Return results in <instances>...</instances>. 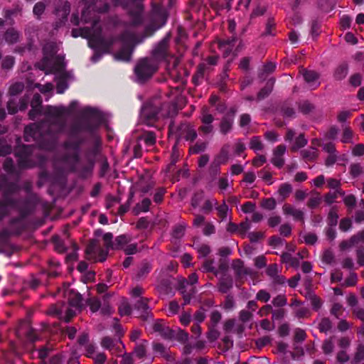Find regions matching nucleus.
<instances>
[{"label":"nucleus","instance_id":"obj_51","mask_svg":"<svg viewBox=\"0 0 364 364\" xmlns=\"http://www.w3.org/2000/svg\"><path fill=\"white\" fill-rule=\"evenodd\" d=\"M151 269V265L149 262H142L137 273V277L141 278L143 277H145L150 272Z\"/></svg>","mask_w":364,"mask_h":364},{"label":"nucleus","instance_id":"obj_32","mask_svg":"<svg viewBox=\"0 0 364 364\" xmlns=\"http://www.w3.org/2000/svg\"><path fill=\"white\" fill-rule=\"evenodd\" d=\"M232 267L238 277L248 274V270L245 268L243 262L240 259H235L232 262Z\"/></svg>","mask_w":364,"mask_h":364},{"label":"nucleus","instance_id":"obj_33","mask_svg":"<svg viewBox=\"0 0 364 364\" xmlns=\"http://www.w3.org/2000/svg\"><path fill=\"white\" fill-rule=\"evenodd\" d=\"M151 205V200L149 198L143 199L141 203L136 205L133 209V212L135 215H138L141 212H147Z\"/></svg>","mask_w":364,"mask_h":364},{"label":"nucleus","instance_id":"obj_3","mask_svg":"<svg viewBox=\"0 0 364 364\" xmlns=\"http://www.w3.org/2000/svg\"><path fill=\"white\" fill-rule=\"evenodd\" d=\"M65 294L68 299V306L65 304L52 305L48 310V314L56 316L60 319H63L65 322H69L75 315L76 312L80 311L82 297L79 293L73 290L67 289Z\"/></svg>","mask_w":364,"mask_h":364},{"label":"nucleus","instance_id":"obj_23","mask_svg":"<svg viewBox=\"0 0 364 364\" xmlns=\"http://www.w3.org/2000/svg\"><path fill=\"white\" fill-rule=\"evenodd\" d=\"M286 151V146L284 145H279L274 149V166L282 168L284 164V159L282 156Z\"/></svg>","mask_w":364,"mask_h":364},{"label":"nucleus","instance_id":"obj_43","mask_svg":"<svg viewBox=\"0 0 364 364\" xmlns=\"http://www.w3.org/2000/svg\"><path fill=\"white\" fill-rule=\"evenodd\" d=\"M141 139L144 141L147 148L154 146L156 143V136L151 132L144 133Z\"/></svg>","mask_w":364,"mask_h":364},{"label":"nucleus","instance_id":"obj_47","mask_svg":"<svg viewBox=\"0 0 364 364\" xmlns=\"http://www.w3.org/2000/svg\"><path fill=\"white\" fill-rule=\"evenodd\" d=\"M21 218L13 219L11 221L10 225L11 228L16 224L18 225V228L16 230H14L12 231V233H14V234L18 235L21 232V231L23 229L22 222H23V218L25 216V214L23 213H21Z\"/></svg>","mask_w":364,"mask_h":364},{"label":"nucleus","instance_id":"obj_10","mask_svg":"<svg viewBox=\"0 0 364 364\" xmlns=\"http://www.w3.org/2000/svg\"><path fill=\"white\" fill-rule=\"evenodd\" d=\"M144 0H114V6L127 9L130 17V25L136 26L143 23Z\"/></svg>","mask_w":364,"mask_h":364},{"label":"nucleus","instance_id":"obj_21","mask_svg":"<svg viewBox=\"0 0 364 364\" xmlns=\"http://www.w3.org/2000/svg\"><path fill=\"white\" fill-rule=\"evenodd\" d=\"M57 1V0H53ZM60 3V6L55 8V14L60 16L63 20H65L70 13V4L68 1L64 0H58Z\"/></svg>","mask_w":364,"mask_h":364},{"label":"nucleus","instance_id":"obj_20","mask_svg":"<svg viewBox=\"0 0 364 364\" xmlns=\"http://www.w3.org/2000/svg\"><path fill=\"white\" fill-rule=\"evenodd\" d=\"M236 39H231L218 41V48L223 53L224 57H228L232 51Z\"/></svg>","mask_w":364,"mask_h":364},{"label":"nucleus","instance_id":"obj_25","mask_svg":"<svg viewBox=\"0 0 364 364\" xmlns=\"http://www.w3.org/2000/svg\"><path fill=\"white\" fill-rule=\"evenodd\" d=\"M230 145L225 144L220 149V152L215 156L214 160L221 164H225L229 160Z\"/></svg>","mask_w":364,"mask_h":364},{"label":"nucleus","instance_id":"obj_7","mask_svg":"<svg viewBox=\"0 0 364 364\" xmlns=\"http://www.w3.org/2000/svg\"><path fill=\"white\" fill-rule=\"evenodd\" d=\"M0 191L4 199L0 202V220L3 219L9 209H18L20 201L14 200L12 195L18 191L16 183L8 182L5 177L0 179Z\"/></svg>","mask_w":364,"mask_h":364},{"label":"nucleus","instance_id":"obj_53","mask_svg":"<svg viewBox=\"0 0 364 364\" xmlns=\"http://www.w3.org/2000/svg\"><path fill=\"white\" fill-rule=\"evenodd\" d=\"M363 166L360 164H353L350 166V173L353 178L358 177L363 173Z\"/></svg>","mask_w":364,"mask_h":364},{"label":"nucleus","instance_id":"obj_16","mask_svg":"<svg viewBox=\"0 0 364 364\" xmlns=\"http://www.w3.org/2000/svg\"><path fill=\"white\" fill-rule=\"evenodd\" d=\"M178 137L185 139L186 141H194L197 137V133L194 127L188 123L181 124L178 130Z\"/></svg>","mask_w":364,"mask_h":364},{"label":"nucleus","instance_id":"obj_1","mask_svg":"<svg viewBox=\"0 0 364 364\" xmlns=\"http://www.w3.org/2000/svg\"><path fill=\"white\" fill-rule=\"evenodd\" d=\"M85 8L82 12L81 21L90 23V27L73 29L72 36L75 38L82 36L88 40L89 46L95 50L108 51L117 41L124 44L130 43L136 38V35L129 31H124L119 37L105 38L100 23L98 14L107 12L109 9L108 2L102 0H82Z\"/></svg>","mask_w":364,"mask_h":364},{"label":"nucleus","instance_id":"obj_40","mask_svg":"<svg viewBox=\"0 0 364 364\" xmlns=\"http://www.w3.org/2000/svg\"><path fill=\"white\" fill-rule=\"evenodd\" d=\"M194 245L200 258L205 257L210 252V248L206 244H195Z\"/></svg>","mask_w":364,"mask_h":364},{"label":"nucleus","instance_id":"obj_50","mask_svg":"<svg viewBox=\"0 0 364 364\" xmlns=\"http://www.w3.org/2000/svg\"><path fill=\"white\" fill-rule=\"evenodd\" d=\"M338 215L336 208H332L328 215V223L331 227H335L337 225Z\"/></svg>","mask_w":364,"mask_h":364},{"label":"nucleus","instance_id":"obj_24","mask_svg":"<svg viewBox=\"0 0 364 364\" xmlns=\"http://www.w3.org/2000/svg\"><path fill=\"white\" fill-rule=\"evenodd\" d=\"M153 329L154 331L159 332L161 336L165 338H171L173 337V331L160 322H156L153 326Z\"/></svg>","mask_w":364,"mask_h":364},{"label":"nucleus","instance_id":"obj_44","mask_svg":"<svg viewBox=\"0 0 364 364\" xmlns=\"http://www.w3.org/2000/svg\"><path fill=\"white\" fill-rule=\"evenodd\" d=\"M272 71L273 64L272 63H269L264 65L262 70L259 72V77L262 80H266L267 77L272 74Z\"/></svg>","mask_w":364,"mask_h":364},{"label":"nucleus","instance_id":"obj_37","mask_svg":"<svg viewBox=\"0 0 364 364\" xmlns=\"http://www.w3.org/2000/svg\"><path fill=\"white\" fill-rule=\"evenodd\" d=\"M132 50L129 48L124 47L118 53H116L115 58L117 60L123 61H129L131 60Z\"/></svg>","mask_w":364,"mask_h":364},{"label":"nucleus","instance_id":"obj_45","mask_svg":"<svg viewBox=\"0 0 364 364\" xmlns=\"http://www.w3.org/2000/svg\"><path fill=\"white\" fill-rule=\"evenodd\" d=\"M264 146L262 142V140L258 136H254L251 139L250 141V148L255 151V152H257L259 151L262 150Z\"/></svg>","mask_w":364,"mask_h":364},{"label":"nucleus","instance_id":"obj_18","mask_svg":"<svg viewBox=\"0 0 364 364\" xmlns=\"http://www.w3.org/2000/svg\"><path fill=\"white\" fill-rule=\"evenodd\" d=\"M42 98L41 96L36 93L33 95L31 106V109L28 112L29 119L33 120L37 116L40 115L42 112Z\"/></svg>","mask_w":364,"mask_h":364},{"label":"nucleus","instance_id":"obj_58","mask_svg":"<svg viewBox=\"0 0 364 364\" xmlns=\"http://www.w3.org/2000/svg\"><path fill=\"white\" fill-rule=\"evenodd\" d=\"M343 202L345 203V205L350 209H353L355 206V204H356V198L355 197L352 195V194H350V195H347V196H343Z\"/></svg>","mask_w":364,"mask_h":364},{"label":"nucleus","instance_id":"obj_30","mask_svg":"<svg viewBox=\"0 0 364 364\" xmlns=\"http://www.w3.org/2000/svg\"><path fill=\"white\" fill-rule=\"evenodd\" d=\"M232 287V279L229 277H223L218 283V290L227 293Z\"/></svg>","mask_w":364,"mask_h":364},{"label":"nucleus","instance_id":"obj_52","mask_svg":"<svg viewBox=\"0 0 364 364\" xmlns=\"http://www.w3.org/2000/svg\"><path fill=\"white\" fill-rule=\"evenodd\" d=\"M331 321L328 318H323L321 319L318 324V329L321 332L327 333L331 328Z\"/></svg>","mask_w":364,"mask_h":364},{"label":"nucleus","instance_id":"obj_54","mask_svg":"<svg viewBox=\"0 0 364 364\" xmlns=\"http://www.w3.org/2000/svg\"><path fill=\"white\" fill-rule=\"evenodd\" d=\"M15 63V59L13 56H6L4 58L1 63V68L4 70H10L11 69Z\"/></svg>","mask_w":364,"mask_h":364},{"label":"nucleus","instance_id":"obj_41","mask_svg":"<svg viewBox=\"0 0 364 364\" xmlns=\"http://www.w3.org/2000/svg\"><path fill=\"white\" fill-rule=\"evenodd\" d=\"M364 360V346L363 344L358 345L355 355L352 360L353 364H360Z\"/></svg>","mask_w":364,"mask_h":364},{"label":"nucleus","instance_id":"obj_42","mask_svg":"<svg viewBox=\"0 0 364 364\" xmlns=\"http://www.w3.org/2000/svg\"><path fill=\"white\" fill-rule=\"evenodd\" d=\"M214 261L213 259H206L202 267L201 270L204 272H213L215 276L218 275V272L217 269H215L214 267Z\"/></svg>","mask_w":364,"mask_h":364},{"label":"nucleus","instance_id":"obj_46","mask_svg":"<svg viewBox=\"0 0 364 364\" xmlns=\"http://www.w3.org/2000/svg\"><path fill=\"white\" fill-rule=\"evenodd\" d=\"M280 112L284 117L293 118L296 115L295 110L288 104H284L282 106Z\"/></svg>","mask_w":364,"mask_h":364},{"label":"nucleus","instance_id":"obj_19","mask_svg":"<svg viewBox=\"0 0 364 364\" xmlns=\"http://www.w3.org/2000/svg\"><path fill=\"white\" fill-rule=\"evenodd\" d=\"M301 73L304 78V80L311 89H315L319 86V74L317 72L314 70L302 69Z\"/></svg>","mask_w":364,"mask_h":364},{"label":"nucleus","instance_id":"obj_60","mask_svg":"<svg viewBox=\"0 0 364 364\" xmlns=\"http://www.w3.org/2000/svg\"><path fill=\"white\" fill-rule=\"evenodd\" d=\"M180 309V306L176 301H171L168 306L167 309V315L168 316H173L176 314Z\"/></svg>","mask_w":364,"mask_h":364},{"label":"nucleus","instance_id":"obj_28","mask_svg":"<svg viewBox=\"0 0 364 364\" xmlns=\"http://www.w3.org/2000/svg\"><path fill=\"white\" fill-rule=\"evenodd\" d=\"M279 200L280 201L284 200L288 198L292 192V186L289 183H282L278 189Z\"/></svg>","mask_w":364,"mask_h":364},{"label":"nucleus","instance_id":"obj_35","mask_svg":"<svg viewBox=\"0 0 364 364\" xmlns=\"http://www.w3.org/2000/svg\"><path fill=\"white\" fill-rule=\"evenodd\" d=\"M131 237L126 235H122L116 237L114 240V249H124L127 245L130 242Z\"/></svg>","mask_w":364,"mask_h":364},{"label":"nucleus","instance_id":"obj_22","mask_svg":"<svg viewBox=\"0 0 364 364\" xmlns=\"http://www.w3.org/2000/svg\"><path fill=\"white\" fill-rule=\"evenodd\" d=\"M348 73V64L346 62L340 63L334 70L333 77L337 80L344 79Z\"/></svg>","mask_w":364,"mask_h":364},{"label":"nucleus","instance_id":"obj_12","mask_svg":"<svg viewBox=\"0 0 364 364\" xmlns=\"http://www.w3.org/2000/svg\"><path fill=\"white\" fill-rule=\"evenodd\" d=\"M159 65L154 60L145 58L140 60L135 66L134 73L139 82L150 78L158 70Z\"/></svg>","mask_w":364,"mask_h":364},{"label":"nucleus","instance_id":"obj_64","mask_svg":"<svg viewBox=\"0 0 364 364\" xmlns=\"http://www.w3.org/2000/svg\"><path fill=\"white\" fill-rule=\"evenodd\" d=\"M46 9V5L42 2H38L35 4L33 7V14L37 17L40 18L41 16L43 14Z\"/></svg>","mask_w":364,"mask_h":364},{"label":"nucleus","instance_id":"obj_34","mask_svg":"<svg viewBox=\"0 0 364 364\" xmlns=\"http://www.w3.org/2000/svg\"><path fill=\"white\" fill-rule=\"evenodd\" d=\"M301 156L306 161H311L317 157V150L314 147L304 149L301 151Z\"/></svg>","mask_w":364,"mask_h":364},{"label":"nucleus","instance_id":"obj_57","mask_svg":"<svg viewBox=\"0 0 364 364\" xmlns=\"http://www.w3.org/2000/svg\"><path fill=\"white\" fill-rule=\"evenodd\" d=\"M115 341L109 337H105L101 341L102 346L107 350H112L115 346Z\"/></svg>","mask_w":364,"mask_h":364},{"label":"nucleus","instance_id":"obj_55","mask_svg":"<svg viewBox=\"0 0 364 364\" xmlns=\"http://www.w3.org/2000/svg\"><path fill=\"white\" fill-rule=\"evenodd\" d=\"M87 303L92 312L97 311L101 307V302L97 298L89 299Z\"/></svg>","mask_w":364,"mask_h":364},{"label":"nucleus","instance_id":"obj_27","mask_svg":"<svg viewBox=\"0 0 364 364\" xmlns=\"http://www.w3.org/2000/svg\"><path fill=\"white\" fill-rule=\"evenodd\" d=\"M4 38L7 43L14 44L18 42L20 39V33L14 28H9L4 33Z\"/></svg>","mask_w":364,"mask_h":364},{"label":"nucleus","instance_id":"obj_63","mask_svg":"<svg viewBox=\"0 0 364 364\" xmlns=\"http://www.w3.org/2000/svg\"><path fill=\"white\" fill-rule=\"evenodd\" d=\"M255 203L251 201H247L241 206V210L246 214L252 213L255 210Z\"/></svg>","mask_w":364,"mask_h":364},{"label":"nucleus","instance_id":"obj_14","mask_svg":"<svg viewBox=\"0 0 364 364\" xmlns=\"http://www.w3.org/2000/svg\"><path fill=\"white\" fill-rule=\"evenodd\" d=\"M169 38L165 37L159 41L153 48L151 59L154 60L157 63L160 61L166 60L171 55L168 51Z\"/></svg>","mask_w":364,"mask_h":364},{"label":"nucleus","instance_id":"obj_31","mask_svg":"<svg viewBox=\"0 0 364 364\" xmlns=\"http://www.w3.org/2000/svg\"><path fill=\"white\" fill-rule=\"evenodd\" d=\"M345 192L342 189H337L333 192H328L324 197V201L327 205H331L335 202L338 196H344Z\"/></svg>","mask_w":364,"mask_h":364},{"label":"nucleus","instance_id":"obj_4","mask_svg":"<svg viewBox=\"0 0 364 364\" xmlns=\"http://www.w3.org/2000/svg\"><path fill=\"white\" fill-rule=\"evenodd\" d=\"M80 142L65 141L64 148L68 154L60 159L54 161L53 166L57 173L64 174L77 169L80 157Z\"/></svg>","mask_w":364,"mask_h":364},{"label":"nucleus","instance_id":"obj_11","mask_svg":"<svg viewBox=\"0 0 364 364\" xmlns=\"http://www.w3.org/2000/svg\"><path fill=\"white\" fill-rule=\"evenodd\" d=\"M24 88V85L22 82H16L11 85L9 88V94L11 95V99L8 102L7 109L9 113L14 114L17 112L18 110H24L27 108L28 105V97H23L18 100L17 102L15 96L18 93L21 92Z\"/></svg>","mask_w":364,"mask_h":364},{"label":"nucleus","instance_id":"obj_59","mask_svg":"<svg viewBox=\"0 0 364 364\" xmlns=\"http://www.w3.org/2000/svg\"><path fill=\"white\" fill-rule=\"evenodd\" d=\"M221 165V164L213 159L209 166V173L213 176L219 174Z\"/></svg>","mask_w":364,"mask_h":364},{"label":"nucleus","instance_id":"obj_5","mask_svg":"<svg viewBox=\"0 0 364 364\" xmlns=\"http://www.w3.org/2000/svg\"><path fill=\"white\" fill-rule=\"evenodd\" d=\"M40 149L33 145H23L15 150L18 158V165L21 168H30L34 166L42 167L46 164V159L39 153Z\"/></svg>","mask_w":364,"mask_h":364},{"label":"nucleus","instance_id":"obj_49","mask_svg":"<svg viewBox=\"0 0 364 364\" xmlns=\"http://www.w3.org/2000/svg\"><path fill=\"white\" fill-rule=\"evenodd\" d=\"M314 108V105L306 100L302 101L299 104V111L304 114L310 113Z\"/></svg>","mask_w":364,"mask_h":364},{"label":"nucleus","instance_id":"obj_39","mask_svg":"<svg viewBox=\"0 0 364 364\" xmlns=\"http://www.w3.org/2000/svg\"><path fill=\"white\" fill-rule=\"evenodd\" d=\"M109 298V295H105L103 296V304H101V307L100 309V313L102 315H110L114 312V309L111 307L107 301Z\"/></svg>","mask_w":364,"mask_h":364},{"label":"nucleus","instance_id":"obj_15","mask_svg":"<svg viewBox=\"0 0 364 364\" xmlns=\"http://www.w3.org/2000/svg\"><path fill=\"white\" fill-rule=\"evenodd\" d=\"M16 335L18 337H26L31 342L37 340L35 331L31 327L29 322L27 321H23L19 323L16 329Z\"/></svg>","mask_w":364,"mask_h":364},{"label":"nucleus","instance_id":"obj_26","mask_svg":"<svg viewBox=\"0 0 364 364\" xmlns=\"http://www.w3.org/2000/svg\"><path fill=\"white\" fill-rule=\"evenodd\" d=\"M360 242H364V229L353 235L349 241H344L341 243V247L346 248L354 245Z\"/></svg>","mask_w":364,"mask_h":364},{"label":"nucleus","instance_id":"obj_61","mask_svg":"<svg viewBox=\"0 0 364 364\" xmlns=\"http://www.w3.org/2000/svg\"><path fill=\"white\" fill-rule=\"evenodd\" d=\"M334 348L333 343L331 339H328L323 341L322 345V350L326 355L331 354Z\"/></svg>","mask_w":364,"mask_h":364},{"label":"nucleus","instance_id":"obj_38","mask_svg":"<svg viewBox=\"0 0 364 364\" xmlns=\"http://www.w3.org/2000/svg\"><path fill=\"white\" fill-rule=\"evenodd\" d=\"M200 121L203 124H212L214 121V117L209 112L207 107H203L201 109Z\"/></svg>","mask_w":364,"mask_h":364},{"label":"nucleus","instance_id":"obj_6","mask_svg":"<svg viewBox=\"0 0 364 364\" xmlns=\"http://www.w3.org/2000/svg\"><path fill=\"white\" fill-rule=\"evenodd\" d=\"M43 50L44 57L38 63V68L46 74H63L64 65L60 58L55 56L57 52L56 44L53 42L47 43L44 45Z\"/></svg>","mask_w":364,"mask_h":364},{"label":"nucleus","instance_id":"obj_13","mask_svg":"<svg viewBox=\"0 0 364 364\" xmlns=\"http://www.w3.org/2000/svg\"><path fill=\"white\" fill-rule=\"evenodd\" d=\"M198 277L196 273L191 274L188 279H184L182 282L181 294L184 300L183 305L190 303L192 296L196 294V288L193 286L198 282Z\"/></svg>","mask_w":364,"mask_h":364},{"label":"nucleus","instance_id":"obj_8","mask_svg":"<svg viewBox=\"0 0 364 364\" xmlns=\"http://www.w3.org/2000/svg\"><path fill=\"white\" fill-rule=\"evenodd\" d=\"M176 114V107L174 105L165 102L158 107L156 104L146 105L141 110V117L148 121L152 122L160 118L171 117Z\"/></svg>","mask_w":364,"mask_h":364},{"label":"nucleus","instance_id":"obj_62","mask_svg":"<svg viewBox=\"0 0 364 364\" xmlns=\"http://www.w3.org/2000/svg\"><path fill=\"white\" fill-rule=\"evenodd\" d=\"M218 216L221 218L222 220H225L228 217V206L223 203L222 205H219L217 208Z\"/></svg>","mask_w":364,"mask_h":364},{"label":"nucleus","instance_id":"obj_36","mask_svg":"<svg viewBox=\"0 0 364 364\" xmlns=\"http://www.w3.org/2000/svg\"><path fill=\"white\" fill-rule=\"evenodd\" d=\"M273 87V81L272 77L269 78L267 82V85L261 89L257 94V100H261L267 97L272 92Z\"/></svg>","mask_w":364,"mask_h":364},{"label":"nucleus","instance_id":"obj_17","mask_svg":"<svg viewBox=\"0 0 364 364\" xmlns=\"http://www.w3.org/2000/svg\"><path fill=\"white\" fill-rule=\"evenodd\" d=\"M283 213L287 216H291L295 221L304 223V213L300 209L295 208L289 203H285L282 207Z\"/></svg>","mask_w":364,"mask_h":364},{"label":"nucleus","instance_id":"obj_48","mask_svg":"<svg viewBox=\"0 0 364 364\" xmlns=\"http://www.w3.org/2000/svg\"><path fill=\"white\" fill-rule=\"evenodd\" d=\"M132 312V308L127 300H123L119 306V314L121 316H128Z\"/></svg>","mask_w":364,"mask_h":364},{"label":"nucleus","instance_id":"obj_29","mask_svg":"<svg viewBox=\"0 0 364 364\" xmlns=\"http://www.w3.org/2000/svg\"><path fill=\"white\" fill-rule=\"evenodd\" d=\"M234 121L232 118L223 117L220 123V131L223 134H227L232 128Z\"/></svg>","mask_w":364,"mask_h":364},{"label":"nucleus","instance_id":"obj_56","mask_svg":"<svg viewBox=\"0 0 364 364\" xmlns=\"http://www.w3.org/2000/svg\"><path fill=\"white\" fill-rule=\"evenodd\" d=\"M322 198L318 193L316 196H312L309 198L307 205L309 208L314 209L317 208L321 203Z\"/></svg>","mask_w":364,"mask_h":364},{"label":"nucleus","instance_id":"obj_9","mask_svg":"<svg viewBox=\"0 0 364 364\" xmlns=\"http://www.w3.org/2000/svg\"><path fill=\"white\" fill-rule=\"evenodd\" d=\"M113 235L110 232H107L103 235V240L107 250L101 248L95 241H92L88 244L86 247L87 258L94 262H104L107 255V250L114 249V242H112Z\"/></svg>","mask_w":364,"mask_h":364},{"label":"nucleus","instance_id":"obj_2","mask_svg":"<svg viewBox=\"0 0 364 364\" xmlns=\"http://www.w3.org/2000/svg\"><path fill=\"white\" fill-rule=\"evenodd\" d=\"M76 104V102H71L70 107L47 106L43 112L46 121L26 126L24 129L25 140L35 141L41 149H53L56 146L59 134L65 128V117L70 114Z\"/></svg>","mask_w":364,"mask_h":364}]
</instances>
